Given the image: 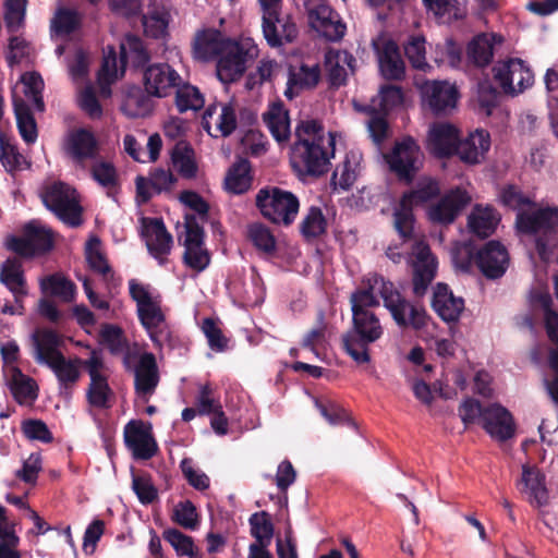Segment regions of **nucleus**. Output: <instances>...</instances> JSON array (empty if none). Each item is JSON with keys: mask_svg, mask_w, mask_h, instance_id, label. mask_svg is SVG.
<instances>
[{"mask_svg": "<svg viewBox=\"0 0 558 558\" xmlns=\"http://www.w3.org/2000/svg\"><path fill=\"white\" fill-rule=\"evenodd\" d=\"M62 344V337L52 329H36L32 335L33 356L38 364L49 366L63 356L60 351Z\"/></svg>", "mask_w": 558, "mask_h": 558, "instance_id": "nucleus-23", "label": "nucleus"}, {"mask_svg": "<svg viewBox=\"0 0 558 558\" xmlns=\"http://www.w3.org/2000/svg\"><path fill=\"white\" fill-rule=\"evenodd\" d=\"M307 20L311 28L328 41L343 38L347 26L338 12L322 0H311L306 3Z\"/></svg>", "mask_w": 558, "mask_h": 558, "instance_id": "nucleus-9", "label": "nucleus"}, {"mask_svg": "<svg viewBox=\"0 0 558 558\" xmlns=\"http://www.w3.org/2000/svg\"><path fill=\"white\" fill-rule=\"evenodd\" d=\"M484 429L497 440L505 441L513 437L515 427L511 413L500 404L494 403L485 408Z\"/></svg>", "mask_w": 558, "mask_h": 558, "instance_id": "nucleus-25", "label": "nucleus"}, {"mask_svg": "<svg viewBox=\"0 0 558 558\" xmlns=\"http://www.w3.org/2000/svg\"><path fill=\"white\" fill-rule=\"evenodd\" d=\"M365 283V288L355 290L350 296L352 328L342 336L344 351L357 364L371 361L368 345L384 335V327L373 311L379 306L376 294L383 299L384 306L400 328L411 327L418 330L427 324L424 307L408 301L393 282L373 274L366 278Z\"/></svg>", "mask_w": 558, "mask_h": 558, "instance_id": "nucleus-1", "label": "nucleus"}, {"mask_svg": "<svg viewBox=\"0 0 558 558\" xmlns=\"http://www.w3.org/2000/svg\"><path fill=\"white\" fill-rule=\"evenodd\" d=\"M263 34L267 44L278 48L291 44L298 37V27L289 16H282L280 11H275L269 19L263 13Z\"/></svg>", "mask_w": 558, "mask_h": 558, "instance_id": "nucleus-22", "label": "nucleus"}, {"mask_svg": "<svg viewBox=\"0 0 558 558\" xmlns=\"http://www.w3.org/2000/svg\"><path fill=\"white\" fill-rule=\"evenodd\" d=\"M470 202L471 196L466 191L460 187L452 189L428 207V219L438 225H451Z\"/></svg>", "mask_w": 558, "mask_h": 558, "instance_id": "nucleus-16", "label": "nucleus"}, {"mask_svg": "<svg viewBox=\"0 0 558 558\" xmlns=\"http://www.w3.org/2000/svg\"><path fill=\"white\" fill-rule=\"evenodd\" d=\"M162 537L173 547L178 556L198 558V549L191 536L177 529H168L163 531Z\"/></svg>", "mask_w": 558, "mask_h": 558, "instance_id": "nucleus-57", "label": "nucleus"}, {"mask_svg": "<svg viewBox=\"0 0 558 558\" xmlns=\"http://www.w3.org/2000/svg\"><path fill=\"white\" fill-rule=\"evenodd\" d=\"M420 90L423 107L435 116L449 114L457 106L459 92L446 81H425Z\"/></svg>", "mask_w": 558, "mask_h": 558, "instance_id": "nucleus-13", "label": "nucleus"}, {"mask_svg": "<svg viewBox=\"0 0 558 558\" xmlns=\"http://www.w3.org/2000/svg\"><path fill=\"white\" fill-rule=\"evenodd\" d=\"M459 144V130L447 122L434 123L428 132V148L437 157H448L456 153Z\"/></svg>", "mask_w": 558, "mask_h": 558, "instance_id": "nucleus-26", "label": "nucleus"}, {"mask_svg": "<svg viewBox=\"0 0 558 558\" xmlns=\"http://www.w3.org/2000/svg\"><path fill=\"white\" fill-rule=\"evenodd\" d=\"M0 282L13 294L15 303H21L28 293L22 262L16 257L1 264Z\"/></svg>", "mask_w": 558, "mask_h": 558, "instance_id": "nucleus-30", "label": "nucleus"}, {"mask_svg": "<svg viewBox=\"0 0 558 558\" xmlns=\"http://www.w3.org/2000/svg\"><path fill=\"white\" fill-rule=\"evenodd\" d=\"M408 262L412 268L413 294L416 298H422L426 294L428 287L436 277L437 259L427 243L416 241L412 245Z\"/></svg>", "mask_w": 558, "mask_h": 558, "instance_id": "nucleus-8", "label": "nucleus"}, {"mask_svg": "<svg viewBox=\"0 0 558 558\" xmlns=\"http://www.w3.org/2000/svg\"><path fill=\"white\" fill-rule=\"evenodd\" d=\"M256 206L269 221L290 226L296 218L300 202L292 192L277 186H266L257 192Z\"/></svg>", "mask_w": 558, "mask_h": 558, "instance_id": "nucleus-4", "label": "nucleus"}, {"mask_svg": "<svg viewBox=\"0 0 558 558\" xmlns=\"http://www.w3.org/2000/svg\"><path fill=\"white\" fill-rule=\"evenodd\" d=\"M378 63L386 80L399 81L404 77L405 66L396 43L387 41L378 51Z\"/></svg>", "mask_w": 558, "mask_h": 558, "instance_id": "nucleus-35", "label": "nucleus"}, {"mask_svg": "<svg viewBox=\"0 0 558 558\" xmlns=\"http://www.w3.org/2000/svg\"><path fill=\"white\" fill-rule=\"evenodd\" d=\"M490 148V135L487 131L477 129L464 140L459 141L456 153L459 158L469 165L481 163Z\"/></svg>", "mask_w": 558, "mask_h": 558, "instance_id": "nucleus-27", "label": "nucleus"}, {"mask_svg": "<svg viewBox=\"0 0 558 558\" xmlns=\"http://www.w3.org/2000/svg\"><path fill=\"white\" fill-rule=\"evenodd\" d=\"M385 159L399 180L410 183L420 168L421 149L412 137H407L397 142Z\"/></svg>", "mask_w": 558, "mask_h": 558, "instance_id": "nucleus-11", "label": "nucleus"}, {"mask_svg": "<svg viewBox=\"0 0 558 558\" xmlns=\"http://www.w3.org/2000/svg\"><path fill=\"white\" fill-rule=\"evenodd\" d=\"M17 128L22 138L32 144L37 140V126L29 105L23 98L13 99Z\"/></svg>", "mask_w": 558, "mask_h": 558, "instance_id": "nucleus-46", "label": "nucleus"}, {"mask_svg": "<svg viewBox=\"0 0 558 558\" xmlns=\"http://www.w3.org/2000/svg\"><path fill=\"white\" fill-rule=\"evenodd\" d=\"M204 130L213 137H228L236 129V111L232 102L209 105L202 120Z\"/></svg>", "mask_w": 558, "mask_h": 558, "instance_id": "nucleus-19", "label": "nucleus"}, {"mask_svg": "<svg viewBox=\"0 0 558 558\" xmlns=\"http://www.w3.org/2000/svg\"><path fill=\"white\" fill-rule=\"evenodd\" d=\"M355 62L353 54L347 50H329L325 56V65L331 85L345 84L348 72H354Z\"/></svg>", "mask_w": 558, "mask_h": 558, "instance_id": "nucleus-32", "label": "nucleus"}, {"mask_svg": "<svg viewBox=\"0 0 558 558\" xmlns=\"http://www.w3.org/2000/svg\"><path fill=\"white\" fill-rule=\"evenodd\" d=\"M231 39L226 38L220 31L205 29L196 35L193 45L194 58L199 61H210L218 58L231 44Z\"/></svg>", "mask_w": 558, "mask_h": 558, "instance_id": "nucleus-28", "label": "nucleus"}, {"mask_svg": "<svg viewBox=\"0 0 558 558\" xmlns=\"http://www.w3.org/2000/svg\"><path fill=\"white\" fill-rule=\"evenodd\" d=\"M24 85V99L29 106L32 105L37 111L45 110V102L43 98L44 81L43 77L35 72L26 73L22 77Z\"/></svg>", "mask_w": 558, "mask_h": 558, "instance_id": "nucleus-54", "label": "nucleus"}, {"mask_svg": "<svg viewBox=\"0 0 558 558\" xmlns=\"http://www.w3.org/2000/svg\"><path fill=\"white\" fill-rule=\"evenodd\" d=\"M177 179L170 170L155 168L150 170L149 177H136V201L138 204H146L153 194H160L170 191Z\"/></svg>", "mask_w": 558, "mask_h": 558, "instance_id": "nucleus-24", "label": "nucleus"}, {"mask_svg": "<svg viewBox=\"0 0 558 558\" xmlns=\"http://www.w3.org/2000/svg\"><path fill=\"white\" fill-rule=\"evenodd\" d=\"M93 179L107 190V195L114 198L119 191V175L116 167L109 161H96L90 169Z\"/></svg>", "mask_w": 558, "mask_h": 558, "instance_id": "nucleus-48", "label": "nucleus"}, {"mask_svg": "<svg viewBox=\"0 0 558 558\" xmlns=\"http://www.w3.org/2000/svg\"><path fill=\"white\" fill-rule=\"evenodd\" d=\"M183 263L191 269L203 271L210 263V255L204 243V229L195 215H185Z\"/></svg>", "mask_w": 558, "mask_h": 558, "instance_id": "nucleus-10", "label": "nucleus"}, {"mask_svg": "<svg viewBox=\"0 0 558 558\" xmlns=\"http://www.w3.org/2000/svg\"><path fill=\"white\" fill-rule=\"evenodd\" d=\"M204 97L195 86L183 84L175 88V105L180 112L187 110H199L204 106Z\"/></svg>", "mask_w": 558, "mask_h": 558, "instance_id": "nucleus-56", "label": "nucleus"}, {"mask_svg": "<svg viewBox=\"0 0 558 558\" xmlns=\"http://www.w3.org/2000/svg\"><path fill=\"white\" fill-rule=\"evenodd\" d=\"M145 92L153 97H167L181 83V75L168 63L148 65L143 74Z\"/></svg>", "mask_w": 558, "mask_h": 558, "instance_id": "nucleus-15", "label": "nucleus"}, {"mask_svg": "<svg viewBox=\"0 0 558 558\" xmlns=\"http://www.w3.org/2000/svg\"><path fill=\"white\" fill-rule=\"evenodd\" d=\"M258 57V47L252 38L232 40L218 57L216 72L225 83L238 81L246 71L247 64Z\"/></svg>", "mask_w": 558, "mask_h": 558, "instance_id": "nucleus-5", "label": "nucleus"}, {"mask_svg": "<svg viewBox=\"0 0 558 558\" xmlns=\"http://www.w3.org/2000/svg\"><path fill=\"white\" fill-rule=\"evenodd\" d=\"M251 165L247 159L236 160L228 170L225 178V187L232 194L245 193L252 184Z\"/></svg>", "mask_w": 558, "mask_h": 558, "instance_id": "nucleus-40", "label": "nucleus"}, {"mask_svg": "<svg viewBox=\"0 0 558 558\" xmlns=\"http://www.w3.org/2000/svg\"><path fill=\"white\" fill-rule=\"evenodd\" d=\"M478 250L471 242L457 243L451 252L454 266L463 271H470L472 266L475 265Z\"/></svg>", "mask_w": 558, "mask_h": 558, "instance_id": "nucleus-63", "label": "nucleus"}, {"mask_svg": "<svg viewBox=\"0 0 558 558\" xmlns=\"http://www.w3.org/2000/svg\"><path fill=\"white\" fill-rule=\"evenodd\" d=\"M143 236L149 254L156 258L160 265L166 264L167 256L172 248L173 239L167 231L161 219L147 218L144 219Z\"/></svg>", "mask_w": 558, "mask_h": 558, "instance_id": "nucleus-21", "label": "nucleus"}, {"mask_svg": "<svg viewBox=\"0 0 558 558\" xmlns=\"http://www.w3.org/2000/svg\"><path fill=\"white\" fill-rule=\"evenodd\" d=\"M500 198L506 206L519 210L515 219L518 230L535 235L537 253L541 259L548 262L558 247V207L521 210L532 202L513 185L504 189Z\"/></svg>", "mask_w": 558, "mask_h": 558, "instance_id": "nucleus-3", "label": "nucleus"}, {"mask_svg": "<svg viewBox=\"0 0 558 558\" xmlns=\"http://www.w3.org/2000/svg\"><path fill=\"white\" fill-rule=\"evenodd\" d=\"M41 199L61 221L70 227L83 223V208L80 205L76 190L63 182H54L44 189Z\"/></svg>", "mask_w": 558, "mask_h": 558, "instance_id": "nucleus-6", "label": "nucleus"}, {"mask_svg": "<svg viewBox=\"0 0 558 558\" xmlns=\"http://www.w3.org/2000/svg\"><path fill=\"white\" fill-rule=\"evenodd\" d=\"M112 390L108 384L107 376L92 377L86 391L87 401L92 407L98 409L110 408L109 398Z\"/></svg>", "mask_w": 558, "mask_h": 558, "instance_id": "nucleus-53", "label": "nucleus"}, {"mask_svg": "<svg viewBox=\"0 0 558 558\" xmlns=\"http://www.w3.org/2000/svg\"><path fill=\"white\" fill-rule=\"evenodd\" d=\"M422 2L426 10L442 24H449L465 15V7L461 0H422Z\"/></svg>", "mask_w": 558, "mask_h": 558, "instance_id": "nucleus-41", "label": "nucleus"}, {"mask_svg": "<svg viewBox=\"0 0 558 558\" xmlns=\"http://www.w3.org/2000/svg\"><path fill=\"white\" fill-rule=\"evenodd\" d=\"M494 35L480 34L468 45L469 61L478 68L488 65L494 57Z\"/></svg>", "mask_w": 558, "mask_h": 558, "instance_id": "nucleus-43", "label": "nucleus"}, {"mask_svg": "<svg viewBox=\"0 0 558 558\" xmlns=\"http://www.w3.org/2000/svg\"><path fill=\"white\" fill-rule=\"evenodd\" d=\"M509 253L499 241L490 240L476 253L475 266L487 279L501 278L509 266Z\"/></svg>", "mask_w": 558, "mask_h": 558, "instance_id": "nucleus-17", "label": "nucleus"}, {"mask_svg": "<svg viewBox=\"0 0 558 558\" xmlns=\"http://www.w3.org/2000/svg\"><path fill=\"white\" fill-rule=\"evenodd\" d=\"M171 160L177 171L185 179H193L197 173L194 149L185 142H178L171 153Z\"/></svg>", "mask_w": 558, "mask_h": 558, "instance_id": "nucleus-44", "label": "nucleus"}, {"mask_svg": "<svg viewBox=\"0 0 558 558\" xmlns=\"http://www.w3.org/2000/svg\"><path fill=\"white\" fill-rule=\"evenodd\" d=\"M170 15L163 5L150 3L142 17L144 32L151 38H162L167 34Z\"/></svg>", "mask_w": 558, "mask_h": 558, "instance_id": "nucleus-39", "label": "nucleus"}, {"mask_svg": "<svg viewBox=\"0 0 558 558\" xmlns=\"http://www.w3.org/2000/svg\"><path fill=\"white\" fill-rule=\"evenodd\" d=\"M357 110L369 114L367 121L369 136L376 145H380L388 134V123L381 111H378L373 105L360 106Z\"/></svg>", "mask_w": 558, "mask_h": 558, "instance_id": "nucleus-58", "label": "nucleus"}, {"mask_svg": "<svg viewBox=\"0 0 558 558\" xmlns=\"http://www.w3.org/2000/svg\"><path fill=\"white\" fill-rule=\"evenodd\" d=\"M404 53L414 69L425 70L429 66L425 58V38L412 36L404 46Z\"/></svg>", "mask_w": 558, "mask_h": 558, "instance_id": "nucleus-64", "label": "nucleus"}, {"mask_svg": "<svg viewBox=\"0 0 558 558\" xmlns=\"http://www.w3.org/2000/svg\"><path fill=\"white\" fill-rule=\"evenodd\" d=\"M0 160L9 171L24 170L29 167L26 158L3 135H0Z\"/></svg>", "mask_w": 558, "mask_h": 558, "instance_id": "nucleus-59", "label": "nucleus"}, {"mask_svg": "<svg viewBox=\"0 0 558 558\" xmlns=\"http://www.w3.org/2000/svg\"><path fill=\"white\" fill-rule=\"evenodd\" d=\"M357 158L354 154H348L344 160L335 169L331 184L341 190H349L356 180Z\"/></svg>", "mask_w": 558, "mask_h": 558, "instance_id": "nucleus-55", "label": "nucleus"}, {"mask_svg": "<svg viewBox=\"0 0 558 558\" xmlns=\"http://www.w3.org/2000/svg\"><path fill=\"white\" fill-rule=\"evenodd\" d=\"M151 96L153 95H148L147 93L130 95L123 104V112L131 118L147 116L153 109Z\"/></svg>", "mask_w": 558, "mask_h": 558, "instance_id": "nucleus-62", "label": "nucleus"}, {"mask_svg": "<svg viewBox=\"0 0 558 558\" xmlns=\"http://www.w3.org/2000/svg\"><path fill=\"white\" fill-rule=\"evenodd\" d=\"M137 315L157 348H174L178 339L166 323L165 315L157 301L137 310Z\"/></svg>", "mask_w": 558, "mask_h": 558, "instance_id": "nucleus-14", "label": "nucleus"}, {"mask_svg": "<svg viewBox=\"0 0 558 558\" xmlns=\"http://www.w3.org/2000/svg\"><path fill=\"white\" fill-rule=\"evenodd\" d=\"M40 288L44 293L59 298L63 302H72L75 296L76 286L64 275L56 272L41 279Z\"/></svg>", "mask_w": 558, "mask_h": 558, "instance_id": "nucleus-45", "label": "nucleus"}, {"mask_svg": "<svg viewBox=\"0 0 558 558\" xmlns=\"http://www.w3.org/2000/svg\"><path fill=\"white\" fill-rule=\"evenodd\" d=\"M123 436L126 448L136 460H148L158 450L150 424H145L142 421H130L124 426Z\"/></svg>", "mask_w": 558, "mask_h": 558, "instance_id": "nucleus-18", "label": "nucleus"}, {"mask_svg": "<svg viewBox=\"0 0 558 558\" xmlns=\"http://www.w3.org/2000/svg\"><path fill=\"white\" fill-rule=\"evenodd\" d=\"M522 484L530 494L531 502L543 506L547 502V490L544 484V476L538 469L534 466H522Z\"/></svg>", "mask_w": 558, "mask_h": 558, "instance_id": "nucleus-47", "label": "nucleus"}, {"mask_svg": "<svg viewBox=\"0 0 558 558\" xmlns=\"http://www.w3.org/2000/svg\"><path fill=\"white\" fill-rule=\"evenodd\" d=\"M59 357L48 367L54 373L59 381L60 393L69 397L71 393L70 389L75 385L81 375L78 369L81 360H66L64 355Z\"/></svg>", "mask_w": 558, "mask_h": 558, "instance_id": "nucleus-38", "label": "nucleus"}, {"mask_svg": "<svg viewBox=\"0 0 558 558\" xmlns=\"http://www.w3.org/2000/svg\"><path fill=\"white\" fill-rule=\"evenodd\" d=\"M251 534L256 539L251 545H270L274 536V524L266 511L255 512L250 519Z\"/></svg>", "mask_w": 558, "mask_h": 558, "instance_id": "nucleus-51", "label": "nucleus"}, {"mask_svg": "<svg viewBox=\"0 0 558 558\" xmlns=\"http://www.w3.org/2000/svg\"><path fill=\"white\" fill-rule=\"evenodd\" d=\"M80 23L81 19L76 11L60 9L51 22V28L57 35H69L78 27Z\"/></svg>", "mask_w": 558, "mask_h": 558, "instance_id": "nucleus-61", "label": "nucleus"}, {"mask_svg": "<svg viewBox=\"0 0 558 558\" xmlns=\"http://www.w3.org/2000/svg\"><path fill=\"white\" fill-rule=\"evenodd\" d=\"M271 135L279 143L287 142L290 136V119L288 110L281 102H274L263 116Z\"/></svg>", "mask_w": 558, "mask_h": 558, "instance_id": "nucleus-37", "label": "nucleus"}, {"mask_svg": "<svg viewBox=\"0 0 558 558\" xmlns=\"http://www.w3.org/2000/svg\"><path fill=\"white\" fill-rule=\"evenodd\" d=\"M499 221L500 217L493 207L475 205L468 217V228L472 234L485 239L495 232Z\"/></svg>", "mask_w": 558, "mask_h": 558, "instance_id": "nucleus-33", "label": "nucleus"}, {"mask_svg": "<svg viewBox=\"0 0 558 558\" xmlns=\"http://www.w3.org/2000/svg\"><path fill=\"white\" fill-rule=\"evenodd\" d=\"M333 155V134H326L323 124L317 120L300 121L290 151V163L296 174L300 178H318L325 174Z\"/></svg>", "mask_w": 558, "mask_h": 558, "instance_id": "nucleus-2", "label": "nucleus"}, {"mask_svg": "<svg viewBox=\"0 0 558 558\" xmlns=\"http://www.w3.org/2000/svg\"><path fill=\"white\" fill-rule=\"evenodd\" d=\"M68 151L75 162L83 165L87 159L97 158L98 142L90 131L78 129L69 136Z\"/></svg>", "mask_w": 558, "mask_h": 558, "instance_id": "nucleus-31", "label": "nucleus"}, {"mask_svg": "<svg viewBox=\"0 0 558 558\" xmlns=\"http://www.w3.org/2000/svg\"><path fill=\"white\" fill-rule=\"evenodd\" d=\"M327 221L319 207L312 206L304 216L300 231L307 241L316 239L326 232Z\"/></svg>", "mask_w": 558, "mask_h": 558, "instance_id": "nucleus-52", "label": "nucleus"}, {"mask_svg": "<svg viewBox=\"0 0 558 558\" xmlns=\"http://www.w3.org/2000/svg\"><path fill=\"white\" fill-rule=\"evenodd\" d=\"M248 238L253 245L265 254L276 251V239L270 230L262 223H254L248 228Z\"/></svg>", "mask_w": 558, "mask_h": 558, "instance_id": "nucleus-60", "label": "nucleus"}, {"mask_svg": "<svg viewBox=\"0 0 558 558\" xmlns=\"http://www.w3.org/2000/svg\"><path fill=\"white\" fill-rule=\"evenodd\" d=\"M10 390L20 404L37 398V385L34 379L14 368L10 380Z\"/></svg>", "mask_w": 558, "mask_h": 558, "instance_id": "nucleus-49", "label": "nucleus"}, {"mask_svg": "<svg viewBox=\"0 0 558 558\" xmlns=\"http://www.w3.org/2000/svg\"><path fill=\"white\" fill-rule=\"evenodd\" d=\"M133 374L136 395L148 401L160 381L156 356L150 352L141 354L137 364L133 368Z\"/></svg>", "mask_w": 558, "mask_h": 558, "instance_id": "nucleus-20", "label": "nucleus"}, {"mask_svg": "<svg viewBox=\"0 0 558 558\" xmlns=\"http://www.w3.org/2000/svg\"><path fill=\"white\" fill-rule=\"evenodd\" d=\"M53 246L52 233L49 229L35 221L26 223L21 236L9 235L5 240L7 250L22 256L34 257L49 252Z\"/></svg>", "mask_w": 558, "mask_h": 558, "instance_id": "nucleus-7", "label": "nucleus"}, {"mask_svg": "<svg viewBox=\"0 0 558 558\" xmlns=\"http://www.w3.org/2000/svg\"><path fill=\"white\" fill-rule=\"evenodd\" d=\"M494 78L506 94H519L530 87L534 76L521 59H509L497 62L494 68Z\"/></svg>", "mask_w": 558, "mask_h": 558, "instance_id": "nucleus-12", "label": "nucleus"}, {"mask_svg": "<svg viewBox=\"0 0 558 558\" xmlns=\"http://www.w3.org/2000/svg\"><path fill=\"white\" fill-rule=\"evenodd\" d=\"M100 241L97 238L90 239L85 248L86 260L92 270L102 276L107 282L113 279V271L105 255L100 252Z\"/></svg>", "mask_w": 558, "mask_h": 558, "instance_id": "nucleus-50", "label": "nucleus"}, {"mask_svg": "<svg viewBox=\"0 0 558 558\" xmlns=\"http://www.w3.org/2000/svg\"><path fill=\"white\" fill-rule=\"evenodd\" d=\"M104 344L112 355H122V362L126 369L131 368L130 350L126 338L120 327L114 325H105L101 329Z\"/></svg>", "mask_w": 558, "mask_h": 558, "instance_id": "nucleus-42", "label": "nucleus"}, {"mask_svg": "<svg viewBox=\"0 0 558 558\" xmlns=\"http://www.w3.org/2000/svg\"><path fill=\"white\" fill-rule=\"evenodd\" d=\"M149 53L143 40L132 34H128L120 44V63L122 72L126 64L134 68L144 66L149 61Z\"/></svg>", "mask_w": 558, "mask_h": 558, "instance_id": "nucleus-36", "label": "nucleus"}, {"mask_svg": "<svg viewBox=\"0 0 558 558\" xmlns=\"http://www.w3.org/2000/svg\"><path fill=\"white\" fill-rule=\"evenodd\" d=\"M320 78V70L317 64L308 66L302 64L299 69H290L284 95L293 98L302 90L314 88Z\"/></svg>", "mask_w": 558, "mask_h": 558, "instance_id": "nucleus-34", "label": "nucleus"}, {"mask_svg": "<svg viewBox=\"0 0 558 558\" xmlns=\"http://www.w3.org/2000/svg\"><path fill=\"white\" fill-rule=\"evenodd\" d=\"M432 306L438 316L447 322H457L464 308V300L454 296L445 283H437L434 290Z\"/></svg>", "mask_w": 558, "mask_h": 558, "instance_id": "nucleus-29", "label": "nucleus"}]
</instances>
